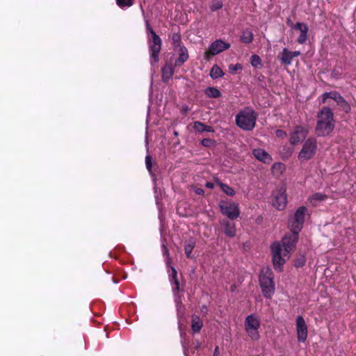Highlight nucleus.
Instances as JSON below:
<instances>
[{"instance_id": "f257e3e1", "label": "nucleus", "mask_w": 356, "mask_h": 356, "mask_svg": "<svg viewBox=\"0 0 356 356\" xmlns=\"http://www.w3.org/2000/svg\"><path fill=\"white\" fill-rule=\"evenodd\" d=\"M297 244V236L295 232H291L283 237L281 242H273L270 245L273 254V266L276 269H282L286 260L289 259L292 251Z\"/></svg>"}, {"instance_id": "f03ea898", "label": "nucleus", "mask_w": 356, "mask_h": 356, "mask_svg": "<svg viewBox=\"0 0 356 356\" xmlns=\"http://www.w3.org/2000/svg\"><path fill=\"white\" fill-rule=\"evenodd\" d=\"M335 124L334 115L330 108H322L317 113L316 133L318 136H325L332 132Z\"/></svg>"}, {"instance_id": "7ed1b4c3", "label": "nucleus", "mask_w": 356, "mask_h": 356, "mask_svg": "<svg viewBox=\"0 0 356 356\" xmlns=\"http://www.w3.org/2000/svg\"><path fill=\"white\" fill-rule=\"evenodd\" d=\"M259 284L264 296L270 298L275 291L274 274L271 268H269V267H263L259 275Z\"/></svg>"}, {"instance_id": "20e7f679", "label": "nucleus", "mask_w": 356, "mask_h": 356, "mask_svg": "<svg viewBox=\"0 0 356 356\" xmlns=\"http://www.w3.org/2000/svg\"><path fill=\"white\" fill-rule=\"evenodd\" d=\"M257 114L252 108H245L236 115V124L246 131L253 129L256 125Z\"/></svg>"}, {"instance_id": "39448f33", "label": "nucleus", "mask_w": 356, "mask_h": 356, "mask_svg": "<svg viewBox=\"0 0 356 356\" xmlns=\"http://www.w3.org/2000/svg\"><path fill=\"white\" fill-rule=\"evenodd\" d=\"M308 209L307 207H299L292 217L289 219V227L291 231H294L296 236V243L299 238V232L303 227L305 216Z\"/></svg>"}, {"instance_id": "423d86ee", "label": "nucleus", "mask_w": 356, "mask_h": 356, "mask_svg": "<svg viewBox=\"0 0 356 356\" xmlns=\"http://www.w3.org/2000/svg\"><path fill=\"white\" fill-rule=\"evenodd\" d=\"M317 147V140L316 138H308L304 142L302 147L298 154V158L301 161L310 160L312 157L315 156Z\"/></svg>"}, {"instance_id": "0eeeda50", "label": "nucleus", "mask_w": 356, "mask_h": 356, "mask_svg": "<svg viewBox=\"0 0 356 356\" xmlns=\"http://www.w3.org/2000/svg\"><path fill=\"white\" fill-rule=\"evenodd\" d=\"M271 202L277 210L285 209L288 204L287 189L285 186L277 187L273 191Z\"/></svg>"}, {"instance_id": "6e6552de", "label": "nucleus", "mask_w": 356, "mask_h": 356, "mask_svg": "<svg viewBox=\"0 0 356 356\" xmlns=\"http://www.w3.org/2000/svg\"><path fill=\"white\" fill-rule=\"evenodd\" d=\"M261 326V320L257 315H248L245 321V329L247 334L252 339H259L260 334L259 328Z\"/></svg>"}, {"instance_id": "1a4fd4ad", "label": "nucleus", "mask_w": 356, "mask_h": 356, "mask_svg": "<svg viewBox=\"0 0 356 356\" xmlns=\"http://www.w3.org/2000/svg\"><path fill=\"white\" fill-rule=\"evenodd\" d=\"M220 210L222 214L226 215L230 219H236L241 213L240 206L235 202H220Z\"/></svg>"}, {"instance_id": "9d476101", "label": "nucleus", "mask_w": 356, "mask_h": 356, "mask_svg": "<svg viewBox=\"0 0 356 356\" xmlns=\"http://www.w3.org/2000/svg\"><path fill=\"white\" fill-rule=\"evenodd\" d=\"M229 47H230L229 43L223 42L222 39H217L209 46L208 49L204 54V56L205 59H211L213 56L219 54V53H221L223 50H226V49H229Z\"/></svg>"}, {"instance_id": "9b49d317", "label": "nucleus", "mask_w": 356, "mask_h": 356, "mask_svg": "<svg viewBox=\"0 0 356 356\" xmlns=\"http://www.w3.org/2000/svg\"><path fill=\"white\" fill-rule=\"evenodd\" d=\"M297 339L299 342H305L308 336V325L303 316L299 315L296 321Z\"/></svg>"}, {"instance_id": "f8f14e48", "label": "nucleus", "mask_w": 356, "mask_h": 356, "mask_svg": "<svg viewBox=\"0 0 356 356\" xmlns=\"http://www.w3.org/2000/svg\"><path fill=\"white\" fill-rule=\"evenodd\" d=\"M309 130L305 126H296L294 129L290 133L289 142L291 144H299L305 140L308 135Z\"/></svg>"}, {"instance_id": "ddd939ff", "label": "nucleus", "mask_w": 356, "mask_h": 356, "mask_svg": "<svg viewBox=\"0 0 356 356\" xmlns=\"http://www.w3.org/2000/svg\"><path fill=\"white\" fill-rule=\"evenodd\" d=\"M152 42L149 44V50L151 52V56L153 58L155 62L159 60V52L161 49L162 40L157 35L155 31H152Z\"/></svg>"}, {"instance_id": "4468645a", "label": "nucleus", "mask_w": 356, "mask_h": 356, "mask_svg": "<svg viewBox=\"0 0 356 356\" xmlns=\"http://www.w3.org/2000/svg\"><path fill=\"white\" fill-rule=\"evenodd\" d=\"M293 29H298L300 32V35L297 38V42H299V44H305L308 38L309 28L307 24L298 22V23L293 26Z\"/></svg>"}, {"instance_id": "2eb2a0df", "label": "nucleus", "mask_w": 356, "mask_h": 356, "mask_svg": "<svg viewBox=\"0 0 356 356\" xmlns=\"http://www.w3.org/2000/svg\"><path fill=\"white\" fill-rule=\"evenodd\" d=\"M300 51H289L287 48H284L280 54V60L284 65H291L293 58L300 56Z\"/></svg>"}, {"instance_id": "dca6fc26", "label": "nucleus", "mask_w": 356, "mask_h": 356, "mask_svg": "<svg viewBox=\"0 0 356 356\" xmlns=\"http://www.w3.org/2000/svg\"><path fill=\"white\" fill-rule=\"evenodd\" d=\"M203 325L204 322L203 320L201 319L200 316L193 314V315L191 316V323L192 333H193V334H195V333H200L203 327Z\"/></svg>"}, {"instance_id": "f3484780", "label": "nucleus", "mask_w": 356, "mask_h": 356, "mask_svg": "<svg viewBox=\"0 0 356 356\" xmlns=\"http://www.w3.org/2000/svg\"><path fill=\"white\" fill-rule=\"evenodd\" d=\"M179 57L175 60V65H178V66H181V65H183L187 59L189 58V53L188 48L185 47V45L181 44L179 43V50H178Z\"/></svg>"}, {"instance_id": "a211bd4d", "label": "nucleus", "mask_w": 356, "mask_h": 356, "mask_svg": "<svg viewBox=\"0 0 356 356\" xmlns=\"http://www.w3.org/2000/svg\"><path fill=\"white\" fill-rule=\"evenodd\" d=\"M253 154L257 160L262 161V163H271L273 160L271 155L267 151L264 150V149H254Z\"/></svg>"}, {"instance_id": "6ab92c4d", "label": "nucleus", "mask_w": 356, "mask_h": 356, "mask_svg": "<svg viewBox=\"0 0 356 356\" xmlns=\"http://www.w3.org/2000/svg\"><path fill=\"white\" fill-rule=\"evenodd\" d=\"M175 72V68L172 64H165L161 68V79L163 82H167L170 78H172Z\"/></svg>"}, {"instance_id": "aec40b11", "label": "nucleus", "mask_w": 356, "mask_h": 356, "mask_svg": "<svg viewBox=\"0 0 356 356\" xmlns=\"http://www.w3.org/2000/svg\"><path fill=\"white\" fill-rule=\"evenodd\" d=\"M221 224L223 226L225 233L227 236H235L236 230L234 222H230V221H227V220H224V221H222Z\"/></svg>"}, {"instance_id": "412c9836", "label": "nucleus", "mask_w": 356, "mask_h": 356, "mask_svg": "<svg viewBox=\"0 0 356 356\" xmlns=\"http://www.w3.org/2000/svg\"><path fill=\"white\" fill-rule=\"evenodd\" d=\"M327 195H325V193H321V192H316V193H313V195L309 196L308 200L310 203H312V204L316 206L318 202H321V201H325V200H327Z\"/></svg>"}, {"instance_id": "4be33fe9", "label": "nucleus", "mask_w": 356, "mask_h": 356, "mask_svg": "<svg viewBox=\"0 0 356 356\" xmlns=\"http://www.w3.org/2000/svg\"><path fill=\"white\" fill-rule=\"evenodd\" d=\"M286 169V165L284 163L277 162L274 163L271 167L272 173L274 176H281Z\"/></svg>"}, {"instance_id": "5701e85b", "label": "nucleus", "mask_w": 356, "mask_h": 356, "mask_svg": "<svg viewBox=\"0 0 356 356\" xmlns=\"http://www.w3.org/2000/svg\"><path fill=\"white\" fill-rule=\"evenodd\" d=\"M193 128L198 132H204V131H207V132H213L214 131L212 126H208V124H202V122H200V121L194 122Z\"/></svg>"}, {"instance_id": "b1692460", "label": "nucleus", "mask_w": 356, "mask_h": 356, "mask_svg": "<svg viewBox=\"0 0 356 356\" xmlns=\"http://www.w3.org/2000/svg\"><path fill=\"white\" fill-rule=\"evenodd\" d=\"M254 39V33L252 31L250 30H245L243 31L241 36V41L242 42H245V44H250L252 42Z\"/></svg>"}, {"instance_id": "393cba45", "label": "nucleus", "mask_w": 356, "mask_h": 356, "mask_svg": "<svg viewBox=\"0 0 356 356\" xmlns=\"http://www.w3.org/2000/svg\"><path fill=\"white\" fill-rule=\"evenodd\" d=\"M327 98L334 99L337 104H339L340 95L338 92H325V93H323L322 95L323 102L325 103Z\"/></svg>"}, {"instance_id": "a878e982", "label": "nucleus", "mask_w": 356, "mask_h": 356, "mask_svg": "<svg viewBox=\"0 0 356 356\" xmlns=\"http://www.w3.org/2000/svg\"><path fill=\"white\" fill-rule=\"evenodd\" d=\"M181 42V35L179 32H173L172 34V44L175 50L179 51V47Z\"/></svg>"}, {"instance_id": "bb28decb", "label": "nucleus", "mask_w": 356, "mask_h": 356, "mask_svg": "<svg viewBox=\"0 0 356 356\" xmlns=\"http://www.w3.org/2000/svg\"><path fill=\"white\" fill-rule=\"evenodd\" d=\"M205 93L207 97H210L211 98H218L220 97L221 92L218 89V88H214V86H209L205 90Z\"/></svg>"}, {"instance_id": "cd10ccee", "label": "nucleus", "mask_w": 356, "mask_h": 356, "mask_svg": "<svg viewBox=\"0 0 356 356\" xmlns=\"http://www.w3.org/2000/svg\"><path fill=\"white\" fill-rule=\"evenodd\" d=\"M195 245V242L193 240H189L186 242L184 245L185 254L188 257H192V252Z\"/></svg>"}, {"instance_id": "c85d7f7f", "label": "nucleus", "mask_w": 356, "mask_h": 356, "mask_svg": "<svg viewBox=\"0 0 356 356\" xmlns=\"http://www.w3.org/2000/svg\"><path fill=\"white\" fill-rule=\"evenodd\" d=\"M225 73H223L220 67H218V65H213L210 72V75L212 78H220V76H222Z\"/></svg>"}, {"instance_id": "c756f323", "label": "nucleus", "mask_w": 356, "mask_h": 356, "mask_svg": "<svg viewBox=\"0 0 356 356\" xmlns=\"http://www.w3.org/2000/svg\"><path fill=\"white\" fill-rule=\"evenodd\" d=\"M218 185L222 188V190L226 193L228 195H234L235 191L234 188L229 187L227 184H225V183H221V181H218Z\"/></svg>"}, {"instance_id": "7c9ffc66", "label": "nucleus", "mask_w": 356, "mask_h": 356, "mask_svg": "<svg viewBox=\"0 0 356 356\" xmlns=\"http://www.w3.org/2000/svg\"><path fill=\"white\" fill-rule=\"evenodd\" d=\"M250 63L252 66H254V67H259V66H261L262 65V60L258 55H252L250 57Z\"/></svg>"}, {"instance_id": "2f4dec72", "label": "nucleus", "mask_w": 356, "mask_h": 356, "mask_svg": "<svg viewBox=\"0 0 356 356\" xmlns=\"http://www.w3.org/2000/svg\"><path fill=\"white\" fill-rule=\"evenodd\" d=\"M339 106H341L342 110L346 111V112H348V111H350L351 108L350 105H349L348 102L346 101L345 98H343V96H341V95H340Z\"/></svg>"}, {"instance_id": "473e14b6", "label": "nucleus", "mask_w": 356, "mask_h": 356, "mask_svg": "<svg viewBox=\"0 0 356 356\" xmlns=\"http://www.w3.org/2000/svg\"><path fill=\"white\" fill-rule=\"evenodd\" d=\"M306 262V258L305 255H299L297 258H296L294 261V265L296 267H302L304 264H305Z\"/></svg>"}, {"instance_id": "72a5a7b5", "label": "nucleus", "mask_w": 356, "mask_h": 356, "mask_svg": "<svg viewBox=\"0 0 356 356\" xmlns=\"http://www.w3.org/2000/svg\"><path fill=\"white\" fill-rule=\"evenodd\" d=\"M223 3L222 1L220 0H214L212 1V3L211 4V9L212 10H217V9H220V8H222Z\"/></svg>"}, {"instance_id": "f704fd0d", "label": "nucleus", "mask_w": 356, "mask_h": 356, "mask_svg": "<svg viewBox=\"0 0 356 356\" xmlns=\"http://www.w3.org/2000/svg\"><path fill=\"white\" fill-rule=\"evenodd\" d=\"M201 144L204 147H211V145L215 144V140H213V139H211V138H204V139H202Z\"/></svg>"}, {"instance_id": "c9c22d12", "label": "nucleus", "mask_w": 356, "mask_h": 356, "mask_svg": "<svg viewBox=\"0 0 356 356\" xmlns=\"http://www.w3.org/2000/svg\"><path fill=\"white\" fill-rule=\"evenodd\" d=\"M116 3L119 6H131L134 0H116Z\"/></svg>"}, {"instance_id": "e433bc0d", "label": "nucleus", "mask_w": 356, "mask_h": 356, "mask_svg": "<svg viewBox=\"0 0 356 356\" xmlns=\"http://www.w3.org/2000/svg\"><path fill=\"white\" fill-rule=\"evenodd\" d=\"M145 165L147 168L148 170H152V156H150V155H146L145 156Z\"/></svg>"}, {"instance_id": "4c0bfd02", "label": "nucleus", "mask_w": 356, "mask_h": 356, "mask_svg": "<svg viewBox=\"0 0 356 356\" xmlns=\"http://www.w3.org/2000/svg\"><path fill=\"white\" fill-rule=\"evenodd\" d=\"M242 65L241 64H231V65H229V70L232 72H235L236 70H241Z\"/></svg>"}, {"instance_id": "58836bf2", "label": "nucleus", "mask_w": 356, "mask_h": 356, "mask_svg": "<svg viewBox=\"0 0 356 356\" xmlns=\"http://www.w3.org/2000/svg\"><path fill=\"white\" fill-rule=\"evenodd\" d=\"M174 284H175L174 289H175V291H179V289H180V284H179V281L178 280L177 274V275L175 277V279L174 280Z\"/></svg>"}, {"instance_id": "ea45409f", "label": "nucleus", "mask_w": 356, "mask_h": 356, "mask_svg": "<svg viewBox=\"0 0 356 356\" xmlns=\"http://www.w3.org/2000/svg\"><path fill=\"white\" fill-rule=\"evenodd\" d=\"M171 270H172L171 282H173L175 284V280L176 276L177 275V271L176 268H175V267H171Z\"/></svg>"}, {"instance_id": "a19ab883", "label": "nucleus", "mask_w": 356, "mask_h": 356, "mask_svg": "<svg viewBox=\"0 0 356 356\" xmlns=\"http://www.w3.org/2000/svg\"><path fill=\"white\" fill-rule=\"evenodd\" d=\"M286 133L285 131H283V130H277L276 131V136L279 137H283L286 136Z\"/></svg>"}, {"instance_id": "79ce46f5", "label": "nucleus", "mask_w": 356, "mask_h": 356, "mask_svg": "<svg viewBox=\"0 0 356 356\" xmlns=\"http://www.w3.org/2000/svg\"><path fill=\"white\" fill-rule=\"evenodd\" d=\"M194 191L197 194H200V195H202V194H204V191L202 188H195Z\"/></svg>"}, {"instance_id": "37998d69", "label": "nucleus", "mask_w": 356, "mask_h": 356, "mask_svg": "<svg viewBox=\"0 0 356 356\" xmlns=\"http://www.w3.org/2000/svg\"><path fill=\"white\" fill-rule=\"evenodd\" d=\"M146 27L147 29V31H149L152 34V31H153V29H152L149 22H148V20L146 22Z\"/></svg>"}, {"instance_id": "c03bdc74", "label": "nucleus", "mask_w": 356, "mask_h": 356, "mask_svg": "<svg viewBox=\"0 0 356 356\" xmlns=\"http://www.w3.org/2000/svg\"><path fill=\"white\" fill-rule=\"evenodd\" d=\"M205 186H207V188H214V184H213V183H211V181H207L205 184Z\"/></svg>"}, {"instance_id": "a18cd8bd", "label": "nucleus", "mask_w": 356, "mask_h": 356, "mask_svg": "<svg viewBox=\"0 0 356 356\" xmlns=\"http://www.w3.org/2000/svg\"><path fill=\"white\" fill-rule=\"evenodd\" d=\"M201 312L202 313H204V314H207V312H208V308L207 307V306H202L201 307Z\"/></svg>"}, {"instance_id": "49530a36", "label": "nucleus", "mask_w": 356, "mask_h": 356, "mask_svg": "<svg viewBox=\"0 0 356 356\" xmlns=\"http://www.w3.org/2000/svg\"><path fill=\"white\" fill-rule=\"evenodd\" d=\"M218 354H219V348H218V346H216V348L214 349L213 356H218Z\"/></svg>"}, {"instance_id": "de8ad7c7", "label": "nucleus", "mask_w": 356, "mask_h": 356, "mask_svg": "<svg viewBox=\"0 0 356 356\" xmlns=\"http://www.w3.org/2000/svg\"><path fill=\"white\" fill-rule=\"evenodd\" d=\"M287 24H289L292 28H294V24L292 23L291 19H287L286 20Z\"/></svg>"}, {"instance_id": "09e8293b", "label": "nucleus", "mask_w": 356, "mask_h": 356, "mask_svg": "<svg viewBox=\"0 0 356 356\" xmlns=\"http://www.w3.org/2000/svg\"><path fill=\"white\" fill-rule=\"evenodd\" d=\"M164 249H165V254H167V255H168L169 252H168V250L167 248H165V246H164Z\"/></svg>"}]
</instances>
